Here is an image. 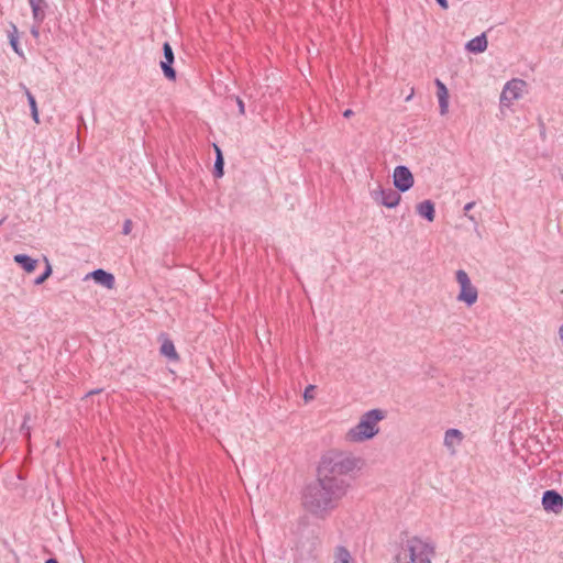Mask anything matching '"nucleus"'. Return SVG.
I'll list each match as a JSON object with an SVG mask.
<instances>
[{
    "label": "nucleus",
    "instance_id": "nucleus-11",
    "mask_svg": "<svg viewBox=\"0 0 563 563\" xmlns=\"http://www.w3.org/2000/svg\"><path fill=\"white\" fill-rule=\"evenodd\" d=\"M88 276H90L97 284L102 285L108 289H112L115 285L114 276L101 268L91 272Z\"/></svg>",
    "mask_w": 563,
    "mask_h": 563
},
{
    "label": "nucleus",
    "instance_id": "nucleus-13",
    "mask_svg": "<svg viewBox=\"0 0 563 563\" xmlns=\"http://www.w3.org/2000/svg\"><path fill=\"white\" fill-rule=\"evenodd\" d=\"M13 261L21 266L26 273H33L38 264V261L26 255V254H16L13 257Z\"/></svg>",
    "mask_w": 563,
    "mask_h": 563
},
{
    "label": "nucleus",
    "instance_id": "nucleus-20",
    "mask_svg": "<svg viewBox=\"0 0 563 563\" xmlns=\"http://www.w3.org/2000/svg\"><path fill=\"white\" fill-rule=\"evenodd\" d=\"M161 353L168 357L169 360L176 361L178 360V354L176 352L175 345L172 340L166 339L161 345Z\"/></svg>",
    "mask_w": 563,
    "mask_h": 563
},
{
    "label": "nucleus",
    "instance_id": "nucleus-2",
    "mask_svg": "<svg viewBox=\"0 0 563 563\" xmlns=\"http://www.w3.org/2000/svg\"><path fill=\"white\" fill-rule=\"evenodd\" d=\"M360 459L351 453L331 450L324 453L317 468V476L336 483L342 488L349 489L350 474L357 467Z\"/></svg>",
    "mask_w": 563,
    "mask_h": 563
},
{
    "label": "nucleus",
    "instance_id": "nucleus-23",
    "mask_svg": "<svg viewBox=\"0 0 563 563\" xmlns=\"http://www.w3.org/2000/svg\"><path fill=\"white\" fill-rule=\"evenodd\" d=\"M31 419L30 413H25L23 417V422L20 427V432L26 439L27 443L31 441V427L29 426V420Z\"/></svg>",
    "mask_w": 563,
    "mask_h": 563
},
{
    "label": "nucleus",
    "instance_id": "nucleus-36",
    "mask_svg": "<svg viewBox=\"0 0 563 563\" xmlns=\"http://www.w3.org/2000/svg\"><path fill=\"white\" fill-rule=\"evenodd\" d=\"M69 151L74 154V144L71 145Z\"/></svg>",
    "mask_w": 563,
    "mask_h": 563
},
{
    "label": "nucleus",
    "instance_id": "nucleus-17",
    "mask_svg": "<svg viewBox=\"0 0 563 563\" xmlns=\"http://www.w3.org/2000/svg\"><path fill=\"white\" fill-rule=\"evenodd\" d=\"M522 82L521 80H514L506 84L504 91L501 93V102L504 100H516L519 98V89L518 84Z\"/></svg>",
    "mask_w": 563,
    "mask_h": 563
},
{
    "label": "nucleus",
    "instance_id": "nucleus-3",
    "mask_svg": "<svg viewBox=\"0 0 563 563\" xmlns=\"http://www.w3.org/2000/svg\"><path fill=\"white\" fill-rule=\"evenodd\" d=\"M384 418L385 412L382 409L368 410L362 415L358 423L346 432L345 440L353 443H361L373 439L379 431L378 422Z\"/></svg>",
    "mask_w": 563,
    "mask_h": 563
},
{
    "label": "nucleus",
    "instance_id": "nucleus-6",
    "mask_svg": "<svg viewBox=\"0 0 563 563\" xmlns=\"http://www.w3.org/2000/svg\"><path fill=\"white\" fill-rule=\"evenodd\" d=\"M394 186L400 192L408 191L415 183L413 175L407 166L399 165L393 175Z\"/></svg>",
    "mask_w": 563,
    "mask_h": 563
},
{
    "label": "nucleus",
    "instance_id": "nucleus-5",
    "mask_svg": "<svg viewBox=\"0 0 563 563\" xmlns=\"http://www.w3.org/2000/svg\"><path fill=\"white\" fill-rule=\"evenodd\" d=\"M455 279L460 285V292L456 299L464 302L467 307H472L478 298L477 288L471 283V279L464 269L456 271Z\"/></svg>",
    "mask_w": 563,
    "mask_h": 563
},
{
    "label": "nucleus",
    "instance_id": "nucleus-14",
    "mask_svg": "<svg viewBox=\"0 0 563 563\" xmlns=\"http://www.w3.org/2000/svg\"><path fill=\"white\" fill-rule=\"evenodd\" d=\"M463 440V433L457 429H449L444 434V445L454 452V446Z\"/></svg>",
    "mask_w": 563,
    "mask_h": 563
},
{
    "label": "nucleus",
    "instance_id": "nucleus-35",
    "mask_svg": "<svg viewBox=\"0 0 563 563\" xmlns=\"http://www.w3.org/2000/svg\"><path fill=\"white\" fill-rule=\"evenodd\" d=\"M99 391H100L99 389H97V390H90V391L87 394V396L92 395V394H97V393H99Z\"/></svg>",
    "mask_w": 563,
    "mask_h": 563
},
{
    "label": "nucleus",
    "instance_id": "nucleus-26",
    "mask_svg": "<svg viewBox=\"0 0 563 563\" xmlns=\"http://www.w3.org/2000/svg\"><path fill=\"white\" fill-rule=\"evenodd\" d=\"M435 84L438 87V98H440V95L448 97V89H446L445 85L442 81H440L439 79H437Z\"/></svg>",
    "mask_w": 563,
    "mask_h": 563
},
{
    "label": "nucleus",
    "instance_id": "nucleus-31",
    "mask_svg": "<svg viewBox=\"0 0 563 563\" xmlns=\"http://www.w3.org/2000/svg\"><path fill=\"white\" fill-rule=\"evenodd\" d=\"M438 4L442 8V9H448L449 8V3H448V0H437Z\"/></svg>",
    "mask_w": 563,
    "mask_h": 563
},
{
    "label": "nucleus",
    "instance_id": "nucleus-33",
    "mask_svg": "<svg viewBox=\"0 0 563 563\" xmlns=\"http://www.w3.org/2000/svg\"><path fill=\"white\" fill-rule=\"evenodd\" d=\"M45 563H59L55 558H49L45 561Z\"/></svg>",
    "mask_w": 563,
    "mask_h": 563
},
{
    "label": "nucleus",
    "instance_id": "nucleus-12",
    "mask_svg": "<svg viewBox=\"0 0 563 563\" xmlns=\"http://www.w3.org/2000/svg\"><path fill=\"white\" fill-rule=\"evenodd\" d=\"M417 213L429 222L435 218V207L431 200H423L416 207Z\"/></svg>",
    "mask_w": 563,
    "mask_h": 563
},
{
    "label": "nucleus",
    "instance_id": "nucleus-25",
    "mask_svg": "<svg viewBox=\"0 0 563 563\" xmlns=\"http://www.w3.org/2000/svg\"><path fill=\"white\" fill-rule=\"evenodd\" d=\"M474 206H475L474 201L466 203L464 207V216L467 219H470L472 222L477 223V220L475 219V217L473 214L468 213L474 208Z\"/></svg>",
    "mask_w": 563,
    "mask_h": 563
},
{
    "label": "nucleus",
    "instance_id": "nucleus-22",
    "mask_svg": "<svg viewBox=\"0 0 563 563\" xmlns=\"http://www.w3.org/2000/svg\"><path fill=\"white\" fill-rule=\"evenodd\" d=\"M44 261L46 263L44 272L34 279V285L38 286L42 285L51 275H52V265L49 264V261L47 257H44Z\"/></svg>",
    "mask_w": 563,
    "mask_h": 563
},
{
    "label": "nucleus",
    "instance_id": "nucleus-8",
    "mask_svg": "<svg viewBox=\"0 0 563 563\" xmlns=\"http://www.w3.org/2000/svg\"><path fill=\"white\" fill-rule=\"evenodd\" d=\"M163 54L164 60L161 62V68L163 70L164 76L169 80L176 79V70L173 68V63L175 60L174 51L172 45L168 42L163 44Z\"/></svg>",
    "mask_w": 563,
    "mask_h": 563
},
{
    "label": "nucleus",
    "instance_id": "nucleus-16",
    "mask_svg": "<svg viewBox=\"0 0 563 563\" xmlns=\"http://www.w3.org/2000/svg\"><path fill=\"white\" fill-rule=\"evenodd\" d=\"M487 44L488 42L486 35L483 33L468 41V43L466 44V48L472 53H483L484 51H486Z\"/></svg>",
    "mask_w": 563,
    "mask_h": 563
},
{
    "label": "nucleus",
    "instance_id": "nucleus-21",
    "mask_svg": "<svg viewBox=\"0 0 563 563\" xmlns=\"http://www.w3.org/2000/svg\"><path fill=\"white\" fill-rule=\"evenodd\" d=\"M25 95H26V98H27V102H29V106H30V109H31L32 117H33L35 122H38V112H37V106H36L35 97L32 95V92L29 89L25 90Z\"/></svg>",
    "mask_w": 563,
    "mask_h": 563
},
{
    "label": "nucleus",
    "instance_id": "nucleus-34",
    "mask_svg": "<svg viewBox=\"0 0 563 563\" xmlns=\"http://www.w3.org/2000/svg\"><path fill=\"white\" fill-rule=\"evenodd\" d=\"M76 152H77V154H80V152H81V150H80V143H77Z\"/></svg>",
    "mask_w": 563,
    "mask_h": 563
},
{
    "label": "nucleus",
    "instance_id": "nucleus-18",
    "mask_svg": "<svg viewBox=\"0 0 563 563\" xmlns=\"http://www.w3.org/2000/svg\"><path fill=\"white\" fill-rule=\"evenodd\" d=\"M9 43L12 47V49L23 59H25L24 53L19 44V37H18V27L15 24L11 23V31H9Z\"/></svg>",
    "mask_w": 563,
    "mask_h": 563
},
{
    "label": "nucleus",
    "instance_id": "nucleus-1",
    "mask_svg": "<svg viewBox=\"0 0 563 563\" xmlns=\"http://www.w3.org/2000/svg\"><path fill=\"white\" fill-rule=\"evenodd\" d=\"M347 490L336 483L317 476L302 492V506L312 516L325 519L346 495Z\"/></svg>",
    "mask_w": 563,
    "mask_h": 563
},
{
    "label": "nucleus",
    "instance_id": "nucleus-7",
    "mask_svg": "<svg viewBox=\"0 0 563 563\" xmlns=\"http://www.w3.org/2000/svg\"><path fill=\"white\" fill-rule=\"evenodd\" d=\"M541 501L543 509L548 512L558 515L563 510V497L554 489L545 490Z\"/></svg>",
    "mask_w": 563,
    "mask_h": 563
},
{
    "label": "nucleus",
    "instance_id": "nucleus-24",
    "mask_svg": "<svg viewBox=\"0 0 563 563\" xmlns=\"http://www.w3.org/2000/svg\"><path fill=\"white\" fill-rule=\"evenodd\" d=\"M316 386L314 385H308L306 388H305V391H303V399L305 401H311L314 399V390H316Z\"/></svg>",
    "mask_w": 563,
    "mask_h": 563
},
{
    "label": "nucleus",
    "instance_id": "nucleus-15",
    "mask_svg": "<svg viewBox=\"0 0 563 563\" xmlns=\"http://www.w3.org/2000/svg\"><path fill=\"white\" fill-rule=\"evenodd\" d=\"M214 153H216V161L213 165V176L216 178H221L224 174V157L222 150L219 147L218 143H212Z\"/></svg>",
    "mask_w": 563,
    "mask_h": 563
},
{
    "label": "nucleus",
    "instance_id": "nucleus-30",
    "mask_svg": "<svg viewBox=\"0 0 563 563\" xmlns=\"http://www.w3.org/2000/svg\"><path fill=\"white\" fill-rule=\"evenodd\" d=\"M236 103H238L240 113L244 114V112H245L244 102L240 98H236Z\"/></svg>",
    "mask_w": 563,
    "mask_h": 563
},
{
    "label": "nucleus",
    "instance_id": "nucleus-27",
    "mask_svg": "<svg viewBox=\"0 0 563 563\" xmlns=\"http://www.w3.org/2000/svg\"><path fill=\"white\" fill-rule=\"evenodd\" d=\"M439 104H440V108H441V112L442 113L446 112V110H448V97H444V96L440 95Z\"/></svg>",
    "mask_w": 563,
    "mask_h": 563
},
{
    "label": "nucleus",
    "instance_id": "nucleus-28",
    "mask_svg": "<svg viewBox=\"0 0 563 563\" xmlns=\"http://www.w3.org/2000/svg\"><path fill=\"white\" fill-rule=\"evenodd\" d=\"M131 230H132V221L131 220H125L124 223H123L122 233L124 235H128V234H130Z\"/></svg>",
    "mask_w": 563,
    "mask_h": 563
},
{
    "label": "nucleus",
    "instance_id": "nucleus-4",
    "mask_svg": "<svg viewBox=\"0 0 563 563\" xmlns=\"http://www.w3.org/2000/svg\"><path fill=\"white\" fill-rule=\"evenodd\" d=\"M407 549L411 563H432L431 560L435 555L434 545L418 537H412L407 541Z\"/></svg>",
    "mask_w": 563,
    "mask_h": 563
},
{
    "label": "nucleus",
    "instance_id": "nucleus-19",
    "mask_svg": "<svg viewBox=\"0 0 563 563\" xmlns=\"http://www.w3.org/2000/svg\"><path fill=\"white\" fill-rule=\"evenodd\" d=\"M353 559L350 551L343 547L339 545L334 551V563H352Z\"/></svg>",
    "mask_w": 563,
    "mask_h": 563
},
{
    "label": "nucleus",
    "instance_id": "nucleus-32",
    "mask_svg": "<svg viewBox=\"0 0 563 563\" xmlns=\"http://www.w3.org/2000/svg\"><path fill=\"white\" fill-rule=\"evenodd\" d=\"M354 114V112L351 110V109H346L344 112H343V117L344 118H350Z\"/></svg>",
    "mask_w": 563,
    "mask_h": 563
},
{
    "label": "nucleus",
    "instance_id": "nucleus-29",
    "mask_svg": "<svg viewBox=\"0 0 563 563\" xmlns=\"http://www.w3.org/2000/svg\"><path fill=\"white\" fill-rule=\"evenodd\" d=\"M40 25L41 24H37V23L34 22V24L32 25V27L30 30L32 36L35 37V38L40 37Z\"/></svg>",
    "mask_w": 563,
    "mask_h": 563
},
{
    "label": "nucleus",
    "instance_id": "nucleus-9",
    "mask_svg": "<svg viewBox=\"0 0 563 563\" xmlns=\"http://www.w3.org/2000/svg\"><path fill=\"white\" fill-rule=\"evenodd\" d=\"M373 197L376 201L380 202L387 208H395L398 206L401 199L400 194L391 188H380L378 191L374 192Z\"/></svg>",
    "mask_w": 563,
    "mask_h": 563
},
{
    "label": "nucleus",
    "instance_id": "nucleus-10",
    "mask_svg": "<svg viewBox=\"0 0 563 563\" xmlns=\"http://www.w3.org/2000/svg\"><path fill=\"white\" fill-rule=\"evenodd\" d=\"M29 4L32 9L33 20L37 24H42L46 18V10L48 3L46 0H29Z\"/></svg>",
    "mask_w": 563,
    "mask_h": 563
}]
</instances>
